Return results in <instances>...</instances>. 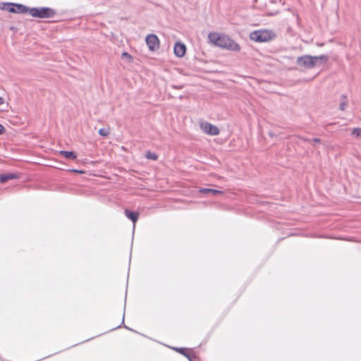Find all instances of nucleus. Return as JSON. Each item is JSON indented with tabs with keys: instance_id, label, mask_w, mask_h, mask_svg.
I'll return each mask as SVG.
<instances>
[{
	"instance_id": "obj_19",
	"label": "nucleus",
	"mask_w": 361,
	"mask_h": 361,
	"mask_svg": "<svg viewBox=\"0 0 361 361\" xmlns=\"http://www.w3.org/2000/svg\"><path fill=\"white\" fill-rule=\"evenodd\" d=\"M306 142H316V143H319L321 142V140L319 139V138H314L312 140H310L308 139H303Z\"/></svg>"
},
{
	"instance_id": "obj_21",
	"label": "nucleus",
	"mask_w": 361,
	"mask_h": 361,
	"mask_svg": "<svg viewBox=\"0 0 361 361\" xmlns=\"http://www.w3.org/2000/svg\"><path fill=\"white\" fill-rule=\"evenodd\" d=\"M185 356H186L190 361H192V359L195 358V356L188 353L185 354Z\"/></svg>"
},
{
	"instance_id": "obj_8",
	"label": "nucleus",
	"mask_w": 361,
	"mask_h": 361,
	"mask_svg": "<svg viewBox=\"0 0 361 361\" xmlns=\"http://www.w3.org/2000/svg\"><path fill=\"white\" fill-rule=\"evenodd\" d=\"M30 8L20 4H14L12 13H29Z\"/></svg>"
},
{
	"instance_id": "obj_23",
	"label": "nucleus",
	"mask_w": 361,
	"mask_h": 361,
	"mask_svg": "<svg viewBox=\"0 0 361 361\" xmlns=\"http://www.w3.org/2000/svg\"><path fill=\"white\" fill-rule=\"evenodd\" d=\"M4 103V99L1 97H0V105L3 104Z\"/></svg>"
},
{
	"instance_id": "obj_4",
	"label": "nucleus",
	"mask_w": 361,
	"mask_h": 361,
	"mask_svg": "<svg viewBox=\"0 0 361 361\" xmlns=\"http://www.w3.org/2000/svg\"><path fill=\"white\" fill-rule=\"evenodd\" d=\"M29 14L32 17L39 18H52L55 16L56 12L52 8L48 7L31 8L29 10Z\"/></svg>"
},
{
	"instance_id": "obj_24",
	"label": "nucleus",
	"mask_w": 361,
	"mask_h": 361,
	"mask_svg": "<svg viewBox=\"0 0 361 361\" xmlns=\"http://www.w3.org/2000/svg\"><path fill=\"white\" fill-rule=\"evenodd\" d=\"M73 171H74V172H76V173H82V171H78V170H74Z\"/></svg>"
},
{
	"instance_id": "obj_7",
	"label": "nucleus",
	"mask_w": 361,
	"mask_h": 361,
	"mask_svg": "<svg viewBox=\"0 0 361 361\" xmlns=\"http://www.w3.org/2000/svg\"><path fill=\"white\" fill-rule=\"evenodd\" d=\"M186 51L185 45L181 42H176L174 45L173 52L178 57H183Z\"/></svg>"
},
{
	"instance_id": "obj_2",
	"label": "nucleus",
	"mask_w": 361,
	"mask_h": 361,
	"mask_svg": "<svg viewBox=\"0 0 361 361\" xmlns=\"http://www.w3.org/2000/svg\"><path fill=\"white\" fill-rule=\"evenodd\" d=\"M328 56L326 55L312 56L310 55H304L298 57L296 63L298 66L306 69L314 68L319 63H324L327 61Z\"/></svg>"
},
{
	"instance_id": "obj_11",
	"label": "nucleus",
	"mask_w": 361,
	"mask_h": 361,
	"mask_svg": "<svg viewBox=\"0 0 361 361\" xmlns=\"http://www.w3.org/2000/svg\"><path fill=\"white\" fill-rule=\"evenodd\" d=\"M126 216L130 219L134 224L137 221L139 213L137 212H133L129 209L125 210Z\"/></svg>"
},
{
	"instance_id": "obj_3",
	"label": "nucleus",
	"mask_w": 361,
	"mask_h": 361,
	"mask_svg": "<svg viewBox=\"0 0 361 361\" xmlns=\"http://www.w3.org/2000/svg\"><path fill=\"white\" fill-rule=\"evenodd\" d=\"M276 35L270 30H258L250 32V39L256 42H267L273 40Z\"/></svg>"
},
{
	"instance_id": "obj_13",
	"label": "nucleus",
	"mask_w": 361,
	"mask_h": 361,
	"mask_svg": "<svg viewBox=\"0 0 361 361\" xmlns=\"http://www.w3.org/2000/svg\"><path fill=\"white\" fill-rule=\"evenodd\" d=\"M59 154L63 155L64 157L67 159H75L77 158V155L75 152L71 151H60Z\"/></svg>"
},
{
	"instance_id": "obj_14",
	"label": "nucleus",
	"mask_w": 361,
	"mask_h": 361,
	"mask_svg": "<svg viewBox=\"0 0 361 361\" xmlns=\"http://www.w3.org/2000/svg\"><path fill=\"white\" fill-rule=\"evenodd\" d=\"M347 97L345 94H343L341 96V99L339 104V109L341 111H344L345 109V107L347 106Z\"/></svg>"
},
{
	"instance_id": "obj_18",
	"label": "nucleus",
	"mask_w": 361,
	"mask_h": 361,
	"mask_svg": "<svg viewBox=\"0 0 361 361\" xmlns=\"http://www.w3.org/2000/svg\"><path fill=\"white\" fill-rule=\"evenodd\" d=\"M122 59L130 61L132 59V56L128 52H123L122 54Z\"/></svg>"
},
{
	"instance_id": "obj_10",
	"label": "nucleus",
	"mask_w": 361,
	"mask_h": 361,
	"mask_svg": "<svg viewBox=\"0 0 361 361\" xmlns=\"http://www.w3.org/2000/svg\"><path fill=\"white\" fill-rule=\"evenodd\" d=\"M199 191L201 193H204V194L211 195V196H215L216 195L224 194V192L222 190L210 189V188H200Z\"/></svg>"
},
{
	"instance_id": "obj_1",
	"label": "nucleus",
	"mask_w": 361,
	"mask_h": 361,
	"mask_svg": "<svg viewBox=\"0 0 361 361\" xmlns=\"http://www.w3.org/2000/svg\"><path fill=\"white\" fill-rule=\"evenodd\" d=\"M210 43L216 47L231 51H240V46L228 36L218 32H210L208 35Z\"/></svg>"
},
{
	"instance_id": "obj_22",
	"label": "nucleus",
	"mask_w": 361,
	"mask_h": 361,
	"mask_svg": "<svg viewBox=\"0 0 361 361\" xmlns=\"http://www.w3.org/2000/svg\"><path fill=\"white\" fill-rule=\"evenodd\" d=\"M5 128L1 124H0V135H3L5 133Z\"/></svg>"
},
{
	"instance_id": "obj_15",
	"label": "nucleus",
	"mask_w": 361,
	"mask_h": 361,
	"mask_svg": "<svg viewBox=\"0 0 361 361\" xmlns=\"http://www.w3.org/2000/svg\"><path fill=\"white\" fill-rule=\"evenodd\" d=\"M145 157L148 159H152V160H157V158H158V156L154 153V152H151L150 151H147L145 154Z\"/></svg>"
},
{
	"instance_id": "obj_12",
	"label": "nucleus",
	"mask_w": 361,
	"mask_h": 361,
	"mask_svg": "<svg viewBox=\"0 0 361 361\" xmlns=\"http://www.w3.org/2000/svg\"><path fill=\"white\" fill-rule=\"evenodd\" d=\"M13 8V3H6V2H1L0 3V9L8 11L10 13H12Z\"/></svg>"
},
{
	"instance_id": "obj_9",
	"label": "nucleus",
	"mask_w": 361,
	"mask_h": 361,
	"mask_svg": "<svg viewBox=\"0 0 361 361\" xmlns=\"http://www.w3.org/2000/svg\"><path fill=\"white\" fill-rule=\"evenodd\" d=\"M18 178V175L16 173H3L0 174V183H4L9 180L16 179Z\"/></svg>"
},
{
	"instance_id": "obj_6",
	"label": "nucleus",
	"mask_w": 361,
	"mask_h": 361,
	"mask_svg": "<svg viewBox=\"0 0 361 361\" xmlns=\"http://www.w3.org/2000/svg\"><path fill=\"white\" fill-rule=\"evenodd\" d=\"M146 43L150 51H154L159 48V40L156 35L151 34L147 35Z\"/></svg>"
},
{
	"instance_id": "obj_17",
	"label": "nucleus",
	"mask_w": 361,
	"mask_h": 361,
	"mask_svg": "<svg viewBox=\"0 0 361 361\" xmlns=\"http://www.w3.org/2000/svg\"><path fill=\"white\" fill-rule=\"evenodd\" d=\"M352 135L357 137H361V128H354L352 131Z\"/></svg>"
},
{
	"instance_id": "obj_16",
	"label": "nucleus",
	"mask_w": 361,
	"mask_h": 361,
	"mask_svg": "<svg viewBox=\"0 0 361 361\" xmlns=\"http://www.w3.org/2000/svg\"><path fill=\"white\" fill-rule=\"evenodd\" d=\"M99 134L101 136L106 137L110 134V129L109 128H101L99 130Z\"/></svg>"
},
{
	"instance_id": "obj_20",
	"label": "nucleus",
	"mask_w": 361,
	"mask_h": 361,
	"mask_svg": "<svg viewBox=\"0 0 361 361\" xmlns=\"http://www.w3.org/2000/svg\"><path fill=\"white\" fill-rule=\"evenodd\" d=\"M175 349H176V350H177L178 352L180 353L181 354H183L184 355H185V354H186L185 348H175Z\"/></svg>"
},
{
	"instance_id": "obj_5",
	"label": "nucleus",
	"mask_w": 361,
	"mask_h": 361,
	"mask_svg": "<svg viewBox=\"0 0 361 361\" xmlns=\"http://www.w3.org/2000/svg\"><path fill=\"white\" fill-rule=\"evenodd\" d=\"M200 127L201 130L207 135H217L219 134V128L210 123L202 122L200 123Z\"/></svg>"
}]
</instances>
